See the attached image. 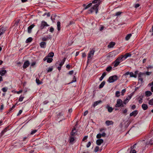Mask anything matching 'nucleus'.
<instances>
[{"instance_id": "nucleus-1", "label": "nucleus", "mask_w": 153, "mask_h": 153, "mask_svg": "<svg viewBox=\"0 0 153 153\" xmlns=\"http://www.w3.org/2000/svg\"><path fill=\"white\" fill-rule=\"evenodd\" d=\"M101 2V0H94L92 1V4H95L89 10L91 13L95 11L96 13H97L98 10V7L100 4Z\"/></svg>"}, {"instance_id": "nucleus-2", "label": "nucleus", "mask_w": 153, "mask_h": 153, "mask_svg": "<svg viewBox=\"0 0 153 153\" xmlns=\"http://www.w3.org/2000/svg\"><path fill=\"white\" fill-rule=\"evenodd\" d=\"M115 106L116 108L123 107H124L123 102L121 99H118L117 100V103L115 105Z\"/></svg>"}, {"instance_id": "nucleus-3", "label": "nucleus", "mask_w": 153, "mask_h": 153, "mask_svg": "<svg viewBox=\"0 0 153 153\" xmlns=\"http://www.w3.org/2000/svg\"><path fill=\"white\" fill-rule=\"evenodd\" d=\"M118 76L117 75H114L110 76L108 79V81L110 83L113 82L118 79Z\"/></svg>"}, {"instance_id": "nucleus-4", "label": "nucleus", "mask_w": 153, "mask_h": 153, "mask_svg": "<svg viewBox=\"0 0 153 153\" xmlns=\"http://www.w3.org/2000/svg\"><path fill=\"white\" fill-rule=\"evenodd\" d=\"M49 26V25L46 22L44 21H42L41 22L40 28L41 29H42L45 28V27Z\"/></svg>"}, {"instance_id": "nucleus-5", "label": "nucleus", "mask_w": 153, "mask_h": 153, "mask_svg": "<svg viewBox=\"0 0 153 153\" xmlns=\"http://www.w3.org/2000/svg\"><path fill=\"white\" fill-rule=\"evenodd\" d=\"M94 52L95 51L94 50H92L88 53V59L87 61V63L88 62L89 59L90 58H91V57L93 56Z\"/></svg>"}, {"instance_id": "nucleus-6", "label": "nucleus", "mask_w": 153, "mask_h": 153, "mask_svg": "<svg viewBox=\"0 0 153 153\" xmlns=\"http://www.w3.org/2000/svg\"><path fill=\"white\" fill-rule=\"evenodd\" d=\"M106 135V134L104 132H103L102 134L99 133L97 135L96 137L98 139H100L102 137H105Z\"/></svg>"}, {"instance_id": "nucleus-7", "label": "nucleus", "mask_w": 153, "mask_h": 153, "mask_svg": "<svg viewBox=\"0 0 153 153\" xmlns=\"http://www.w3.org/2000/svg\"><path fill=\"white\" fill-rule=\"evenodd\" d=\"M30 65L29 62L28 60H26L24 62L23 66V68L24 69H25L27 68Z\"/></svg>"}, {"instance_id": "nucleus-8", "label": "nucleus", "mask_w": 153, "mask_h": 153, "mask_svg": "<svg viewBox=\"0 0 153 153\" xmlns=\"http://www.w3.org/2000/svg\"><path fill=\"white\" fill-rule=\"evenodd\" d=\"M104 142V140L102 139H97L96 141V144L98 146L100 145Z\"/></svg>"}, {"instance_id": "nucleus-9", "label": "nucleus", "mask_w": 153, "mask_h": 153, "mask_svg": "<svg viewBox=\"0 0 153 153\" xmlns=\"http://www.w3.org/2000/svg\"><path fill=\"white\" fill-rule=\"evenodd\" d=\"M35 25L33 24L29 26L27 28V32L28 33H30L31 32L32 29L34 27Z\"/></svg>"}, {"instance_id": "nucleus-10", "label": "nucleus", "mask_w": 153, "mask_h": 153, "mask_svg": "<svg viewBox=\"0 0 153 153\" xmlns=\"http://www.w3.org/2000/svg\"><path fill=\"white\" fill-rule=\"evenodd\" d=\"M76 132L77 131H76L75 128H74L73 129L71 132V136H74L76 135L77 134Z\"/></svg>"}, {"instance_id": "nucleus-11", "label": "nucleus", "mask_w": 153, "mask_h": 153, "mask_svg": "<svg viewBox=\"0 0 153 153\" xmlns=\"http://www.w3.org/2000/svg\"><path fill=\"white\" fill-rule=\"evenodd\" d=\"M131 54L130 53H126L125 55H122L124 60L126 59L128 57L131 56Z\"/></svg>"}, {"instance_id": "nucleus-12", "label": "nucleus", "mask_w": 153, "mask_h": 153, "mask_svg": "<svg viewBox=\"0 0 153 153\" xmlns=\"http://www.w3.org/2000/svg\"><path fill=\"white\" fill-rule=\"evenodd\" d=\"M5 31L6 29L5 28L3 27H0V36L5 33Z\"/></svg>"}, {"instance_id": "nucleus-13", "label": "nucleus", "mask_w": 153, "mask_h": 153, "mask_svg": "<svg viewBox=\"0 0 153 153\" xmlns=\"http://www.w3.org/2000/svg\"><path fill=\"white\" fill-rule=\"evenodd\" d=\"M137 113L138 111L137 110L134 111L130 114V117H132V116L135 117L137 114Z\"/></svg>"}, {"instance_id": "nucleus-14", "label": "nucleus", "mask_w": 153, "mask_h": 153, "mask_svg": "<svg viewBox=\"0 0 153 153\" xmlns=\"http://www.w3.org/2000/svg\"><path fill=\"white\" fill-rule=\"evenodd\" d=\"M105 123L107 126H109L110 125H112L114 122L111 120H107L105 121Z\"/></svg>"}, {"instance_id": "nucleus-15", "label": "nucleus", "mask_w": 153, "mask_h": 153, "mask_svg": "<svg viewBox=\"0 0 153 153\" xmlns=\"http://www.w3.org/2000/svg\"><path fill=\"white\" fill-rule=\"evenodd\" d=\"M106 108L108 109V112L110 113L114 109V108H112V107H110L108 105H107L106 107Z\"/></svg>"}, {"instance_id": "nucleus-16", "label": "nucleus", "mask_w": 153, "mask_h": 153, "mask_svg": "<svg viewBox=\"0 0 153 153\" xmlns=\"http://www.w3.org/2000/svg\"><path fill=\"white\" fill-rule=\"evenodd\" d=\"M66 59V58H64L63 59L62 61L61 62H59L58 61L57 62V63L59 64V65L62 66L64 64L65 61Z\"/></svg>"}, {"instance_id": "nucleus-17", "label": "nucleus", "mask_w": 153, "mask_h": 153, "mask_svg": "<svg viewBox=\"0 0 153 153\" xmlns=\"http://www.w3.org/2000/svg\"><path fill=\"white\" fill-rule=\"evenodd\" d=\"M115 43L114 42H111L109 45H108V47L109 48H111L113 47L114 46Z\"/></svg>"}, {"instance_id": "nucleus-18", "label": "nucleus", "mask_w": 153, "mask_h": 153, "mask_svg": "<svg viewBox=\"0 0 153 153\" xmlns=\"http://www.w3.org/2000/svg\"><path fill=\"white\" fill-rule=\"evenodd\" d=\"M142 107L143 109L144 110H147L148 108V105L147 104H143L142 105Z\"/></svg>"}, {"instance_id": "nucleus-19", "label": "nucleus", "mask_w": 153, "mask_h": 153, "mask_svg": "<svg viewBox=\"0 0 153 153\" xmlns=\"http://www.w3.org/2000/svg\"><path fill=\"white\" fill-rule=\"evenodd\" d=\"M46 43L45 42H42L40 43V46L42 48H45L46 47Z\"/></svg>"}, {"instance_id": "nucleus-20", "label": "nucleus", "mask_w": 153, "mask_h": 153, "mask_svg": "<svg viewBox=\"0 0 153 153\" xmlns=\"http://www.w3.org/2000/svg\"><path fill=\"white\" fill-rule=\"evenodd\" d=\"M145 75V73H144L140 72L138 74V78H143V76Z\"/></svg>"}, {"instance_id": "nucleus-21", "label": "nucleus", "mask_w": 153, "mask_h": 153, "mask_svg": "<svg viewBox=\"0 0 153 153\" xmlns=\"http://www.w3.org/2000/svg\"><path fill=\"white\" fill-rule=\"evenodd\" d=\"M152 94V93L150 91H146L145 92V95L147 97L150 96Z\"/></svg>"}, {"instance_id": "nucleus-22", "label": "nucleus", "mask_w": 153, "mask_h": 153, "mask_svg": "<svg viewBox=\"0 0 153 153\" xmlns=\"http://www.w3.org/2000/svg\"><path fill=\"white\" fill-rule=\"evenodd\" d=\"M102 102V101L100 100L95 102H94L93 104V106L94 107H95L99 104L101 103Z\"/></svg>"}, {"instance_id": "nucleus-23", "label": "nucleus", "mask_w": 153, "mask_h": 153, "mask_svg": "<svg viewBox=\"0 0 153 153\" xmlns=\"http://www.w3.org/2000/svg\"><path fill=\"white\" fill-rule=\"evenodd\" d=\"M8 127H7L4 128V129L2 131L1 133V135H0V138L4 134V133L6 132L7 129Z\"/></svg>"}, {"instance_id": "nucleus-24", "label": "nucleus", "mask_w": 153, "mask_h": 153, "mask_svg": "<svg viewBox=\"0 0 153 153\" xmlns=\"http://www.w3.org/2000/svg\"><path fill=\"white\" fill-rule=\"evenodd\" d=\"M117 61H118V62H120V63L121 62H122L124 60L123 57L122 56V55H121L120 56L118 57L117 59Z\"/></svg>"}, {"instance_id": "nucleus-25", "label": "nucleus", "mask_w": 153, "mask_h": 153, "mask_svg": "<svg viewBox=\"0 0 153 153\" xmlns=\"http://www.w3.org/2000/svg\"><path fill=\"white\" fill-rule=\"evenodd\" d=\"M7 72L6 70H3L0 71V74L1 76H4Z\"/></svg>"}, {"instance_id": "nucleus-26", "label": "nucleus", "mask_w": 153, "mask_h": 153, "mask_svg": "<svg viewBox=\"0 0 153 153\" xmlns=\"http://www.w3.org/2000/svg\"><path fill=\"white\" fill-rule=\"evenodd\" d=\"M75 140V139L74 138V137H73V136H71V137H70L69 139V143H71L72 142H73Z\"/></svg>"}, {"instance_id": "nucleus-27", "label": "nucleus", "mask_w": 153, "mask_h": 153, "mask_svg": "<svg viewBox=\"0 0 153 153\" xmlns=\"http://www.w3.org/2000/svg\"><path fill=\"white\" fill-rule=\"evenodd\" d=\"M127 152H128L129 153H136V151L134 149H131L130 150L128 149L127 150Z\"/></svg>"}, {"instance_id": "nucleus-28", "label": "nucleus", "mask_w": 153, "mask_h": 153, "mask_svg": "<svg viewBox=\"0 0 153 153\" xmlns=\"http://www.w3.org/2000/svg\"><path fill=\"white\" fill-rule=\"evenodd\" d=\"M114 67H116L117 66L120 64V62L117 61V60H116L114 62Z\"/></svg>"}, {"instance_id": "nucleus-29", "label": "nucleus", "mask_w": 153, "mask_h": 153, "mask_svg": "<svg viewBox=\"0 0 153 153\" xmlns=\"http://www.w3.org/2000/svg\"><path fill=\"white\" fill-rule=\"evenodd\" d=\"M106 75V74L105 72H104L101 76V77L100 78L99 80L100 81H102L104 77Z\"/></svg>"}, {"instance_id": "nucleus-30", "label": "nucleus", "mask_w": 153, "mask_h": 153, "mask_svg": "<svg viewBox=\"0 0 153 153\" xmlns=\"http://www.w3.org/2000/svg\"><path fill=\"white\" fill-rule=\"evenodd\" d=\"M54 55V53L53 52H51L50 53H48L47 56V57H53V56Z\"/></svg>"}, {"instance_id": "nucleus-31", "label": "nucleus", "mask_w": 153, "mask_h": 153, "mask_svg": "<svg viewBox=\"0 0 153 153\" xmlns=\"http://www.w3.org/2000/svg\"><path fill=\"white\" fill-rule=\"evenodd\" d=\"M105 81H103L101 83V84L99 86V88H102L103 87L104 85H105Z\"/></svg>"}, {"instance_id": "nucleus-32", "label": "nucleus", "mask_w": 153, "mask_h": 153, "mask_svg": "<svg viewBox=\"0 0 153 153\" xmlns=\"http://www.w3.org/2000/svg\"><path fill=\"white\" fill-rule=\"evenodd\" d=\"M129 75L130 76V77H133L136 78L137 77V75L136 74H134L132 72H130Z\"/></svg>"}, {"instance_id": "nucleus-33", "label": "nucleus", "mask_w": 153, "mask_h": 153, "mask_svg": "<svg viewBox=\"0 0 153 153\" xmlns=\"http://www.w3.org/2000/svg\"><path fill=\"white\" fill-rule=\"evenodd\" d=\"M60 22L59 21H58L57 22V30L58 31H59L60 30Z\"/></svg>"}, {"instance_id": "nucleus-34", "label": "nucleus", "mask_w": 153, "mask_h": 153, "mask_svg": "<svg viewBox=\"0 0 153 153\" xmlns=\"http://www.w3.org/2000/svg\"><path fill=\"white\" fill-rule=\"evenodd\" d=\"M32 40V38L31 37H29L26 39L25 42L26 43H29L31 42Z\"/></svg>"}, {"instance_id": "nucleus-35", "label": "nucleus", "mask_w": 153, "mask_h": 153, "mask_svg": "<svg viewBox=\"0 0 153 153\" xmlns=\"http://www.w3.org/2000/svg\"><path fill=\"white\" fill-rule=\"evenodd\" d=\"M131 36V33L128 34L126 37L125 39L126 40H128L130 38Z\"/></svg>"}, {"instance_id": "nucleus-36", "label": "nucleus", "mask_w": 153, "mask_h": 153, "mask_svg": "<svg viewBox=\"0 0 153 153\" xmlns=\"http://www.w3.org/2000/svg\"><path fill=\"white\" fill-rule=\"evenodd\" d=\"M36 82L38 85L41 84L42 83V82L40 81L38 78H36Z\"/></svg>"}, {"instance_id": "nucleus-37", "label": "nucleus", "mask_w": 153, "mask_h": 153, "mask_svg": "<svg viewBox=\"0 0 153 153\" xmlns=\"http://www.w3.org/2000/svg\"><path fill=\"white\" fill-rule=\"evenodd\" d=\"M92 5V3H90L87 5L84 8L83 10H86L88 8L90 7Z\"/></svg>"}, {"instance_id": "nucleus-38", "label": "nucleus", "mask_w": 153, "mask_h": 153, "mask_svg": "<svg viewBox=\"0 0 153 153\" xmlns=\"http://www.w3.org/2000/svg\"><path fill=\"white\" fill-rule=\"evenodd\" d=\"M112 69V67L111 66H109L108 67L106 68V70L107 72H109Z\"/></svg>"}, {"instance_id": "nucleus-39", "label": "nucleus", "mask_w": 153, "mask_h": 153, "mask_svg": "<svg viewBox=\"0 0 153 153\" xmlns=\"http://www.w3.org/2000/svg\"><path fill=\"white\" fill-rule=\"evenodd\" d=\"M148 103L151 105H153V98L149 100Z\"/></svg>"}, {"instance_id": "nucleus-40", "label": "nucleus", "mask_w": 153, "mask_h": 153, "mask_svg": "<svg viewBox=\"0 0 153 153\" xmlns=\"http://www.w3.org/2000/svg\"><path fill=\"white\" fill-rule=\"evenodd\" d=\"M50 38L47 36H46V37H44L42 38V40L43 41H46L48 40V39Z\"/></svg>"}, {"instance_id": "nucleus-41", "label": "nucleus", "mask_w": 153, "mask_h": 153, "mask_svg": "<svg viewBox=\"0 0 153 153\" xmlns=\"http://www.w3.org/2000/svg\"><path fill=\"white\" fill-rule=\"evenodd\" d=\"M53 60L52 58L48 57L47 61V62L50 63L52 62Z\"/></svg>"}, {"instance_id": "nucleus-42", "label": "nucleus", "mask_w": 153, "mask_h": 153, "mask_svg": "<svg viewBox=\"0 0 153 153\" xmlns=\"http://www.w3.org/2000/svg\"><path fill=\"white\" fill-rule=\"evenodd\" d=\"M120 92L119 91H117L116 92L115 96L117 97H118L120 96Z\"/></svg>"}, {"instance_id": "nucleus-43", "label": "nucleus", "mask_w": 153, "mask_h": 153, "mask_svg": "<svg viewBox=\"0 0 153 153\" xmlns=\"http://www.w3.org/2000/svg\"><path fill=\"white\" fill-rule=\"evenodd\" d=\"M24 97H23L22 95H21L19 99V101L20 102L22 101Z\"/></svg>"}, {"instance_id": "nucleus-44", "label": "nucleus", "mask_w": 153, "mask_h": 153, "mask_svg": "<svg viewBox=\"0 0 153 153\" xmlns=\"http://www.w3.org/2000/svg\"><path fill=\"white\" fill-rule=\"evenodd\" d=\"M138 79V80L139 81H140V82H139L138 83V84H139V83L140 82L141 84H142L143 82H144L143 78H140V79Z\"/></svg>"}, {"instance_id": "nucleus-45", "label": "nucleus", "mask_w": 153, "mask_h": 153, "mask_svg": "<svg viewBox=\"0 0 153 153\" xmlns=\"http://www.w3.org/2000/svg\"><path fill=\"white\" fill-rule=\"evenodd\" d=\"M15 105H13L11 108H10V109L8 110V113L11 112L13 110V109L15 108Z\"/></svg>"}, {"instance_id": "nucleus-46", "label": "nucleus", "mask_w": 153, "mask_h": 153, "mask_svg": "<svg viewBox=\"0 0 153 153\" xmlns=\"http://www.w3.org/2000/svg\"><path fill=\"white\" fill-rule=\"evenodd\" d=\"M99 147L98 146H96L95 148V149L94 150V152H97L99 150Z\"/></svg>"}, {"instance_id": "nucleus-47", "label": "nucleus", "mask_w": 153, "mask_h": 153, "mask_svg": "<svg viewBox=\"0 0 153 153\" xmlns=\"http://www.w3.org/2000/svg\"><path fill=\"white\" fill-rule=\"evenodd\" d=\"M37 131V130H33L32 131H31V132L30 133V134L31 135H33L35 133H36Z\"/></svg>"}, {"instance_id": "nucleus-48", "label": "nucleus", "mask_w": 153, "mask_h": 153, "mask_svg": "<svg viewBox=\"0 0 153 153\" xmlns=\"http://www.w3.org/2000/svg\"><path fill=\"white\" fill-rule=\"evenodd\" d=\"M53 70V68L52 67H50L47 70V73L52 71Z\"/></svg>"}, {"instance_id": "nucleus-49", "label": "nucleus", "mask_w": 153, "mask_h": 153, "mask_svg": "<svg viewBox=\"0 0 153 153\" xmlns=\"http://www.w3.org/2000/svg\"><path fill=\"white\" fill-rule=\"evenodd\" d=\"M139 97L140 98V99L138 101L139 102V103H141L143 102L142 100L143 99V97Z\"/></svg>"}, {"instance_id": "nucleus-50", "label": "nucleus", "mask_w": 153, "mask_h": 153, "mask_svg": "<svg viewBox=\"0 0 153 153\" xmlns=\"http://www.w3.org/2000/svg\"><path fill=\"white\" fill-rule=\"evenodd\" d=\"M76 77L75 76H74L73 80H72L71 82L70 83H72L73 82H76Z\"/></svg>"}, {"instance_id": "nucleus-51", "label": "nucleus", "mask_w": 153, "mask_h": 153, "mask_svg": "<svg viewBox=\"0 0 153 153\" xmlns=\"http://www.w3.org/2000/svg\"><path fill=\"white\" fill-rule=\"evenodd\" d=\"M126 91V90L125 89L123 90L121 92V95H123L124 93Z\"/></svg>"}, {"instance_id": "nucleus-52", "label": "nucleus", "mask_w": 153, "mask_h": 153, "mask_svg": "<svg viewBox=\"0 0 153 153\" xmlns=\"http://www.w3.org/2000/svg\"><path fill=\"white\" fill-rule=\"evenodd\" d=\"M2 90L4 92H6L7 91V88H2Z\"/></svg>"}, {"instance_id": "nucleus-53", "label": "nucleus", "mask_w": 153, "mask_h": 153, "mask_svg": "<svg viewBox=\"0 0 153 153\" xmlns=\"http://www.w3.org/2000/svg\"><path fill=\"white\" fill-rule=\"evenodd\" d=\"M149 144L151 145H153V140H152V139L150 140V141H149Z\"/></svg>"}, {"instance_id": "nucleus-54", "label": "nucleus", "mask_w": 153, "mask_h": 153, "mask_svg": "<svg viewBox=\"0 0 153 153\" xmlns=\"http://www.w3.org/2000/svg\"><path fill=\"white\" fill-rule=\"evenodd\" d=\"M128 101H128L127 100H126V99L123 102V103L124 104H126V103H127L128 102Z\"/></svg>"}, {"instance_id": "nucleus-55", "label": "nucleus", "mask_w": 153, "mask_h": 153, "mask_svg": "<svg viewBox=\"0 0 153 153\" xmlns=\"http://www.w3.org/2000/svg\"><path fill=\"white\" fill-rule=\"evenodd\" d=\"M88 137V136H85L83 138L82 140V141H84L85 140H86L87 138Z\"/></svg>"}, {"instance_id": "nucleus-56", "label": "nucleus", "mask_w": 153, "mask_h": 153, "mask_svg": "<svg viewBox=\"0 0 153 153\" xmlns=\"http://www.w3.org/2000/svg\"><path fill=\"white\" fill-rule=\"evenodd\" d=\"M91 144V142H89L86 145L87 147V148L89 147L90 146Z\"/></svg>"}, {"instance_id": "nucleus-57", "label": "nucleus", "mask_w": 153, "mask_h": 153, "mask_svg": "<svg viewBox=\"0 0 153 153\" xmlns=\"http://www.w3.org/2000/svg\"><path fill=\"white\" fill-rule=\"evenodd\" d=\"M53 31L54 28L52 27H51L50 29V31L51 33H52Z\"/></svg>"}, {"instance_id": "nucleus-58", "label": "nucleus", "mask_w": 153, "mask_h": 153, "mask_svg": "<svg viewBox=\"0 0 153 153\" xmlns=\"http://www.w3.org/2000/svg\"><path fill=\"white\" fill-rule=\"evenodd\" d=\"M151 72H146L145 73V74H146L147 75H150L152 74Z\"/></svg>"}, {"instance_id": "nucleus-59", "label": "nucleus", "mask_w": 153, "mask_h": 153, "mask_svg": "<svg viewBox=\"0 0 153 153\" xmlns=\"http://www.w3.org/2000/svg\"><path fill=\"white\" fill-rule=\"evenodd\" d=\"M136 145V143L135 144L133 145V146H131L130 148L131 149H134V148H135Z\"/></svg>"}, {"instance_id": "nucleus-60", "label": "nucleus", "mask_w": 153, "mask_h": 153, "mask_svg": "<svg viewBox=\"0 0 153 153\" xmlns=\"http://www.w3.org/2000/svg\"><path fill=\"white\" fill-rule=\"evenodd\" d=\"M129 74H130V72L129 71H128V72H126L125 74H124L123 75V76H127V75H128Z\"/></svg>"}, {"instance_id": "nucleus-61", "label": "nucleus", "mask_w": 153, "mask_h": 153, "mask_svg": "<svg viewBox=\"0 0 153 153\" xmlns=\"http://www.w3.org/2000/svg\"><path fill=\"white\" fill-rule=\"evenodd\" d=\"M127 112V109H125L123 111V113L124 114H126Z\"/></svg>"}, {"instance_id": "nucleus-62", "label": "nucleus", "mask_w": 153, "mask_h": 153, "mask_svg": "<svg viewBox=\"0 0 153 153\" xmlns=\"http://www.w3.org/2000/svg\"><path fill=\"white\" fill-rule=\"evenodd\" d=\"M88 113V111H86L84 113L83 115L84 116H86Z\"/></svg>"}, {"instance_id": "nucleus-63", "label": "nucleus", "mask_w": 153, "mask_h": 153, "mask_svg": "<svg viewBox=\"0 0 153 153\" xmlns=\"http://www.w3.org/2000/svg\"><path fill=\"white\" fill-rule=\"evenodd\" d=\"M121 13V12H117L115 14V15L116 16H119L120 15Z\"/></svg>"}, {"instance_id": "nucleus-64", "label": "nucleus", "mask_w": 153, "mask_h": 153, "mask_svg": "<svg viewBox=\"0 0 153 153\" xmlns=\"http://www.w3.org/2000/svg\"><path fill=\"white\" fill-rule=\"evenodd\" d=\"M36 62H33L31 64V66L33 67L36 64Z\"/></svg>"}]
</instances>
